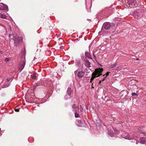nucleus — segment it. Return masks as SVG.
<instances>
[{
    "instance_id": "423d86ee",
    "label": "nucleus",
    "mask_w": 146,
    "mask_h": 146,
    "mask_svg": "<svg viewBox=\"0 0 146 146\" xmlns=\"http://www.w3.org/2000/svg\"><path fill=\"white\" fill-rule=\"evenodd\" d=\"M111 27V24L109 23H106L104 24L103 27L105 29H108Z\"/></svg>"
},
{
    "instance_id": "a878e982",
    "label": "nucleus",
    "mask_w": 146,
    "mask_h": 146,
    "mask_svg": "<svg viewBox=\"0 0 146 146\" xmlns=\"http://www.w3.org/2000/svg\"><path fill=\"white\" fill-rule=\"evenodd\" d=\"M106 77H104L102 80L101 81H104L106 79Z\"/></svg>"
},
{
    "instance_id": "412c9836",
    "label": "nucleus",
    "mask_w": 146,
    "mask_h": 146,
    "mask_svg": "<svg viewBox=\"0 0 146 146\" xmlns=\"http://www.w3.org/2000/svg\"><path fill=\"white\" fill-rule=\"evenodd\" d=\"M10 60V58H7L5 59V61L6 62H9Z\"/></svg>"
},
{
    "instance_id": "c85d7f7f",
    "label": "nucleus",
    "mask_w": 146,
    "mask_h": 146,
    "mask_svg": "<svg viewBox=\"0 0 146 146\" xmlns=\"http://www.w3.org/2000/svg\"><path fill=\"white\" fill-rule=\"evenodd\" d=\"M86 108L87 110H88V106H86Z\"/></svg>"
},
{
    "instance_id": "f8f14e48",
    "label": "nucleus",
    "mask_w": 146,
    "mask_h": 146,
    "mask_svg": "<svg viewBox=\"0 0 146 146\" xmlns=\"http://www.w3.org/2000/svg\"><path fill=\"white\" fill-rule=\"evenodd\" d=\"M140 142L142 144H144L146 143V138L142 137L140 139Z\"/></svg>"
},
{
    "instance_id": "4be33fe9",
    "label": "nucleus",
    "mask_w": 146,
    "mask_h": 146,
    "mask_svg": "<svg viewBox=\"0 0 146 146\" xmlns=\"http://www.w3.org/2000/svg\"><path fill=\"white\" fill-rule=\"evenodd\" d=\"M11 80V79L10 78H8L7 79V82H9V81H10Z\"/></svg>"
},
{
    "instance_id": "7ed1b4c3",
    "label": "nucleus",
    "mask_w": 146,
    "mask_h": 146,
    "mask_svg": "<svg viewBox=\"0 0 146 146\" xmlns=\"http://www.w3.org/2000/svg\"><path fill=\"white\" fill-rule=\"evenodd\" d=\"M14 40L15 44H16L17 43L18 44H21L22 41L21 37H19L17 36L15 37Z\"/></svg>"
},
{
    "instance_id": "2eb2a0df",
    "label": "nucleus",
    "mask_w": 146,
    "mask_h": 146,
    "mask_svg": "<svg viewBox=\"0 0 146 146\" xmlns=\"http://www.w3.org/2000/svg\"><path fill=\"white\" fill-rule=\"evenodd\" d=\"M108 135L111 137H113V133L112 132V131H111V129H108Z\"/></svg>"
},
{
    "instance_id": "5701e85b",
    "label": "nucleus",
    "mask_w": 146,
    "mask_h": 146,
    "mask_svg": "<svg viewBox=\"0 0 146 146\" xmlns=\"http://www.w3.org/2000/svg\"><path fill=\"white\" fill-rule=\"evenodd\" d=\"M132 95V96H136V95H137V94L135 93V92H133L132 93V94H131Z\"/></svg>"
},
{
    "instance_id": "f3484780",
    "label": "nucleus",
    "mask_w": 146,
    "mask_h": 146,
    "mask_svg": "<svg viewBox=\"0 0 146 146\" xmlns=\"http://www.w3.org/2000/svg\"><path fill=\"white\" fill-rule=\"evenodd\" d=\"M117 65V63H115L114 64H111L109 66V68L110 69L113 68L115 67Z\"/></svg>"
},
{
    "instance_id": "1a4fd4ad",
    "label": "nucleus",
    "mask_w": 146,
    "mask_h": 146,
    "mask_svg": "<svg viewBox=\"0 0 146 146\" xmlns=\"http://www.w3.org/2000/svg\"><path fill=\"white\" fill-rule=\"evenodd\" d=\"M134 17L137 19H139L141 17V15L139 13L134 12L133 15Z\"/></svg>"
},
{
    "instance_id": "20e7f679",
    "label": "nucleus",
    "mask_w": 146,
    "mask_h": 146,
    "mask_svg": "<svg viewBox=\"0 0 146 146\" xmlns=\"http://www.w3.org/2000/svg\"><path fill=\"white\" fill-rule=\"evenodd\" d=\"M124 138L126 139H134V140L136 141H137V140L138 139V138L137 137H135L134 135H132L131 136L129 135H127L126 136H125Z\"/></svg>"
},
{
    "instance_id": "9b49d317",
    "label": "nucleus",
    "mask_w": 146,
    "mask_h": 146,
    "mask_svg": "<svg viewBox=\"0 0 146 146\" xmlns=\"http://www.w3.org/2000/svg\"><path fill=\"white\" fill-rule=\"evenodd\" d=\"M129 2V4L133 7L135 6L136 3L135 0H130Z\"/></svg>"
},
{
    "instance_id": "ddd939ff",
    "label": "nucleus",
    "mask_w": 146,
    "mask_h": 146,
    "mask_svg": "<svg viewBox=\"0 0 146 146\" xmlns=\"http://www.w3.org/2000/svg\"><path fill=\"white\" fill-rule=\"evenodd\" d=\"M85 55L86 57L89 59H92L90 53L88 52H85Z\"/></svg>"
},
{
    "instance_id": "0eeeda50",
    "label": "nucleus",
    "mask_w": 146,
    "mask_h": 146,
    "mask_svg": "<svg viewBox=\"0 0 146 146\" xmlns=\"http://www.w3.org/2000/svg\"><path fill=\"white\" fill-rule=\"evenodd\" d=\"M84 72L82 71H79L77 74V76L79 78H81L84 76Z\"/></svg>"
},
{
    "instance_id": "2f4dec72",
    "label": "nucleus",
    "mask_w": 146,
    "mask_h": 146,
    "mask_svg": "<svg viewBox=\"0 0 146 146\" xmlns=\"http://www.w3.org/2000/svg\"><path fill=\"white\" fill-rule=\"evenodd\" d=\"M138 142L137 141H136V144H138Z\"/></svg>"
},
{
    "instance_id": "f257e3e1",
    "label": "nucleus",
    "mask_w": 146,
    "mask_h": 146,
    "mask_svg": "<svg viewBox=\"0 0 146 146\" xmlns=\"http://www.w3.org/2000/svg\"><path fill=\"white\" fill-rule=\"evenodd\" d=\"M26 63L25 57L24 56L22 58V61L21 62L19 66V70L21 72L24 68Z\"/></svg>"
},
{
    "instance_id": "c9c22d12",
    "label": "nucleus",
    "mask_w": 146,
    "mask_h": 146,
    "mask_svg": "<svg viewBox=\"0 0 146 146\" xmlns=\"http://www.w3.org/2000/svg\"><path fill=\"white\" fill-rule=\"evenodd\" d=\"M93 83H92V88H94V87L93 86Z\"/></svg>"
},
{
    "instance_id": "f704fd0d",
    "label": "nucleus",
    "mask_w": 146,
    "mask_h": 146,
    "mask_svg": "<svg viewBox=\"0 0 146 146\" xmlns=\"http://www.w3.org/2000/svg\"><path fill=\"white\" fill-rule=\"evenodd\" d=\"M36 86H34V88H36Z\"/></svg>"
},
{
    "instance_id": "a211bd4d",
    "label": "nucleus",
    "mask_w": 146,
    "mask_h": 146,
    "mask_svg": "<svg viewBox=\"0 0 146 146\" xmlns=\"http://www.w3.org/2000/svg\"><path fill=\"white\" fill-rule=\"evenodd\" d=\"M36 73H35L33 74V79L35 80H36L37 79V77L36 76Z\"/></svg>"
},
{
    "instance_id": "72a5a7b5",
    "label": "nucleus",
    "mask_w": 146,
    "mask_h": 146,
    "mask_svg": "<svg viewBox=\"0 0 146 146\" xmlns=\"http://www.w3.org/2000/svg\"><path fill=\"white\" fill-rule=\"evenodd\" d=\"M101 81H100L99 82V84H100L101 83Z\"/></svg>"
},
{
    "instance_id": "dca6fc26",
    "label": "nucleus",
    "mask_w": 146,
    "mask_h": 146,
    "mask_svg": "<svg viewBox=\"0 0 146 146\" xmlns=\"http://www.w3.org/2000/svg\"><path fill=\"white\" fill-rule=\"evenodd\" d=\"M103 70V69L102 68H100L99 70H96L94 72H98L99 73L98 74L97 76H100L99 74Z\"/></svg>"
},
{
    "instance_id": "4c0bfd02",
    "label": "nucleus",
    "mask_w": 146,
    "mask_h": 146,
    "mask_svg": "<svg viewBox=\"0 0 146 146\" xmlns=\"http://www.w3.org/2000/svg\"><path fill=\"white\" fill-rule=\"evenodd\" d=\"M94 58H96V56L94 55Z\"/></svg>"
},
{
    "instance_id": "bb28decb",
    "label": "nucleus",
    "mask_w": 146,
    "mask_h": 146,
    "mask_svg": "<svg viewBox=\"0 0 146 146\" xmlns=\"http://www.w3.org/2000/svg\"><path fill=\"white\" fill-rule=\"evenodd\" d=\"M15 111L17 112H19V109H15Z\"/></svg>"
},
{
    "instance_id": "c756f323",
    "label": "nucleus",
    "mask_w": 146,
    "mask_h": 146,
    "mask_svg": "<svg viewBox=\"0 0 146 146\" xmlns=\"http://www.w3.org/2000/svg\"><path fill=\"white\" fill-rule=\"evenodd\" d=\"M0 52L1 53H3L2 51L1 50H0Z\"/></svg>"
},
{
    "instance_id": "aec40b11",
    "label": "nucleus",
    "mask_w": 146,
    "mask_h": 146,
    "mask_svg": "<svg viewBox=\"0 0 146 146\" xmlns=\"http://www.w3.org/2000/svg\"><path fill=\"white\" fill-rule=\"evenodd\" d=\"M77 112H75V116L76 118L78 117L79 116V114Z\"/></svg>"
},
{
    "instance_id": "b1692460",
    "label": "nucleus",
    "mask_w": 146,
    "mask_h": 146,
    "mask_svg": "<svg viewBox=\"0 0 146 146\" xmlns=\"http://www.w3.org/2000/svg\"><path fill=\"white\" fill-rule=\"evenodd\" d=\"M9 84H6V85H5L4 87H3V88H5V87H8V86H9Z\"/></svg>"
},
{
    "instance_id": "39448f33",
    "label": "nucleus",
    "mask_w": 146,
    "mask_h": 146,
    "mask_svg": "<svg viewBox=\"0 0 146 146\" xmlns=\"http://www.w3.org/2000/svg\"><path fill=\"white\" fill-rule=\"evenodd\" d=\"M99 72H94L93 73L92 76V77L90 79V82L92 83V81L94 80V79L96 78V77H98L97 76Z\"/></svg>"
},
{
    "instance_id": "393cba45",
    "label": "nucleus",
    "mask_w": 146,
    "mask_h": 146,
    "mask_svg": "<svg viewBox=\"0 0 146 146\" xmlns=\"http://www.w3.org/2000/svg\"><path fill=\"white\" fill-rule=\"evenodd\" d=\"M80 107L81 108L80 111H82L83 110V107H82L81 105L80 106Z\"/></svg>"
},
{
    "instance_id": "e433bc0d",
    "label": "nucleus",
    "mask_w": 146,
    "mask_h": 146,
    "mask_svg": "<svg viewBox=\"0 0 146 146\" xmlns=\"http://www.w3.org/2000/svg\"><path fill=\"white\" fill-rule=\"evenodd\" d=\"M136 60H139V59L138 58H137L136 59Z\"/></svg>"
},
{
    "instance_id": "6e6552de",
    "label": "nucleus",
    "mask_w": 146,
    "mask_h": 146,
    "mask_svg": "<svg viewBox=\"0 0 146 146\" xmlns=\"http://www.w3.org/2000/svg\"><path fill=\"white\" fill-rule=\"evenodd\" d=\"M72 108L73 109V110L75 112H78L79 110V108L78 106L76 105L73 104L72 106Z\"/></svg>"
},
{
    "instance_id": "473e14b6",
    "label": "nucleus",
    "mask_w": 146,
    "mask_h": 146,
    "mask_svg": "<svg viewBox=\"0 0 146 146\" xmlns=\"http://www.w3.org/2000/svg\"><path fill=\"white\" fill-rule=\"evenodd\" d=\"M101 81H100L99 82V84H100L101 83Z\"/></svg>"
},
{
    "instance_id": "6ab92c4d",
    "label": "nucleus",
    "mask_w": 146,
    "mask_h": 146,
    "mask_svg": "<svg viewBox=\"0 0 146 146\" xmlns=\"http://www.w3.org/2000/svg\"><path fill=\"white\" fill-rule=\"evenodd\" d=\"M1 17L2 19H5L6 17V15L4 14H1Z\"/></svg>"
},
{
    "instance_id": "7c9ffc66",
    "label": "nucleus",
    "mask_w": 146,
    "mask_h": 146,
    "mask_svg": "<svg viewBox=\"0 0 146 146\" xmlns=\"http://www.w3.org/2000/svg\"><path fill=\"white\" fill-rule=\"evenodd\" d=\"M76 72H77V71H75L74 72V74H76Z\"/></svg>"
},
{
    "instance_id": "58836bf2",
    "label": "nucleus",
    "mask_w": 146,
    "mask_h": 146,
    "mask_svg": "<svg viewBox=\"0 0 146 146\" xmlns=\"http://www.w3.org/2000/svg\"><path fill=\"white\" fill-rule=\"evenodd\" d=\"M16 46H17V44H16Z\"/></svg>"
},
{
    "instance_id": "9d476101",
    "label": "nucleus",
    "mask_w": 146,
    "mask_h": 146,
    "mask_svg": "<svg viewBox=\"0 0 146 146\" xmlns=\"http://www.w3.org/2000/svg\"><path fill=\"white\" fill-rule=\"evenodd\" d=\"M1 10H6L8 8V7L7 5H5L3 3L1 4Z\"/></svg>"
},
{
    "instance_id": "cd10ccee",
    "label": "nucleus",
    "mask_w": 146,
    "mask_h": 146,
    "mask_svg": "<svg viewBox=\"0 0 146 146\" xmlns=\"http://www.w3.org/2000/svg\"><path fill=\"white\" fill-rule=\"evenodd\" d=\"M110 73V72H108L106 74V77L108 75H109V73Z\"/></svg>"
},
{
    "instance_id": "f03ea898",
    "label": "nucleus",
    "mask_w": 146,
    "mask_h": 146,
    "mask_svg": "<svg viewBox=\"0 0 146 146\" xmlns=\"http://www.w3.org/2000/svg\"><path fill=\"white\" fill-rule=\"evenodd\" d=\"M72 90L70 88H68L67 89L66 94L65 96V98L66 100L68 99V98H70L71 95Z\"/></svg>"
},
{
    "instance_id": "4468645a",
    "label": "nucleus",
    "mask_w": 146,
    "mask_h": 146,
    "mask_svg": "<svg viewBox=\"0 0 146 146\" xmlns=\"http://www.w3.org/2000/svg\"><path fill=\"white\" fill-rule=\"evenodd\" d=\"M85 65L86 67H87L88 68H89L90 67V64L88 60H85Z\"/></svg>"
}]
</instances>
